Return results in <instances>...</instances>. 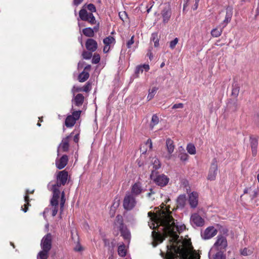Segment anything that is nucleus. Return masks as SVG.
<instances>
[{
	"instance_id": "obj_3",
	"label": "nucleus",
	"mask_w": 259,
	"mask_h": 259,
	"mask_svg": "<svg viewBox=\"0 0 259 259\" xmlns=\"http://www.w3.org/2000/svg\"><path fill=\"white\" fill-rule=\"evenodd\" d=\"M158 171H152L150 175V179L158 186L164 187L168 182L169 178L164 174L158 175Z\"/></svg>"
},
{
	"instance_id": "obj_62",
	"label": "nucleus",
	"mask_w": 259,
	"mask_h": 259,
	"mask_svg": "<svg viewBox=\"0 0 259 259\" xmlns=\"http://www.w3.org/2000/svg\"><path fill=\"white\" fill-rule=\"evenodd\" d=\"M24 200H25V202L27 203L28 204H29V197L28 196V195H27V194H26L25 195V196H24Z\"/></svg>"
},
{
	"instance_id": "obj_45",
	"label": "nucleus",
	"mask_w": 259,
	"mask_h": 259,
	"mask_svg": "<svg viewBox=\"0 0 259 259\" xmlns=\"http://www.w3.org/2000/svg\"><path fill=\"white\" fill-rule=\"evenodd\" d=\"M172 246L171 245H167L166 246L167 247V253H166V258L167 259H173V254L172 252L169 251V250L171 249V248Z\"/></svg>"
},
{
	"instance_id": "obj_30",
	"label": "nucleus",
	"mask_w": 259,
	"mask_h": 259,
	"mask_svg": "<svg viewBox=\"0 0 259 259\" xmlns=\"http://www.w3.org/2000/svg\"><path fill=\"white\" fill-rule=\"evenodd\" d=\"M49 250L42 249V250L38 253L37 257L40 259H47L49 257Z\"/></svg>"
},
{
	"instance_id": "obj_58",
	"label": "nucleus",
	"mask_w": 259,
	"mask_h": 259,
	"mask_svg": "<svg viewBox=\"0 0 259 259\" xmlns=\"http://www.w3.org/2000/svg\"><path fill=\"white\" fill-rule=\"evenodd\" d=\"M57 212H58V206H54V208L52 210V216L55 217L57 214Z\"/></svg>"
},
{
	"instance_id": "obj_64",
	"label": "nucleus",
	"mask_w": 259,
	"mask_h": 259,
	"mask_svg": "<svg viewBox=\"0 0 259 259\" xmlns=\"http://www.w3.org/2000/svg\"><path fill=\"white\" fill-rule=\"evenodd\" d=\"M74 250L76 251H80L81 250H82V247L80 246V245H79V246H76L75 248H74Z\"/></svg>"
},
{
	"instance_id": "obj_36",
	"label": "nucleus",
	"mask_w": 259,
	"mask_h": 259,
	"mask_svg": "<svg viewBox=\"0 0 259 259\" xmlns=\"http://www.w3.org/2000/svg\"><path fill=\"white\" fill-rule=\"evenodd\" d=\"M187 150L188 152L191 154H195L196 153V148L194 144L189 143L187 145Z\"/></svg>"
},
{
	"instance_id": "obj_29",
	"label": "nucleus",
	"mask_w": 259,
	"mask_h": 259,
	"mask_svg": "<svg viewBox=\"0 0 259 259\" xmlns=\"http://www.w3.org/2000/svg\"><path fill=\"white\" fill-rule=\"evenodd\" d=\"M82 33L85 36L89 37H94L95 35L94 29H92L91 27H87L83 29Z\"/></svg>"
},
{
	"instance_id": "obj_18",
	"label": "nucleus",
	"mask_w": 259,
	"mask_h": 259,
	"mask_svg": "<svg viewBox=\"0 0 259 259\" xmlns=\"http://www.w3.org/2000/svg\"><path fill=\"white\" fill-rule=\"evenodd\" d=\"M250 144L253 156H255L257 152L258 139L252 136L250 137Z\"/></svg>"
},
{
	"instance_id": "obj_4",
	"label": "nucleus",
	"mask_w": 259,
	"mask_h": 259,
	"mask_svg": "<svg viewBox=\"0 0 259 259\" xmlns=\"http://www.w3.org/2000/svg\"><path fill=\"white\" fill-rule=\"evenodd\" d=\"M79 17L81 20L88 22L91 24L96 23V20L93 14L88 12L87 10L82 7L79 12Z\"/></svg>"
},
{
	"instance_id": "obj_8",
	"label": "nucleus",
	"mask_w": 259,
	"mask_h": 259,
	"mask_svg": "<svg viewBox=\"0 0 259 259\" xmlns=\"http://www.w3.org/2000/svg\"><path fill=\"white\" fill-rule=\"evenodd\" d=\"M214 246L218 250H225L227 246V241L225 237L218 236V239L214 243Z\"/></svg>"
},
{
	"instance_id": "obj_43",
	"label": "nucleus",
	"mask_w": 259,
	"mask_h": 259,
	"mask_svg": "<svg viewBox=\"0 0 259 259\" xmlns=\"http://www.w3.org/2000/svg\"><path fill=\"white\" fill-rule=\"evenodd\" d=\"M65 202V193L63 191L61 195V201H60V210L63 211V209Z\"/></svg>"
},
{
	"instance_id": "obj_24",
	"label": "nucleus",
	"mask_w": 259,
	"mask_h": 259,
	"mask_svg": "<svg viewBox=\"0 0 259 259\" xmlns=\"http://www.w3.org/2000/svg\"><path fill=\"white\" fill-rule=\"evenodd\" d=\"M186 197L185 194L180 195L177 199L178 207L183 208L186 204Z\"/></svg>"
},
{
	"instance_id": "obj_52",
	"label": "nucleus",
	"mask_w": 259,
	"mask_h": 259,
	"mask_svg": "<svg viewBox=\"0 0 259 259\" xmlns=\"http://www.w3.org/2000/svg\"><path fill=\"white\" fill-rule=\"evenodd\" d=\"M72 134H73V133H71L69 135H68L67 137H66L65 138H63L62 140V143L67 142V143H69V139L72 137Z\"/></svg>"
},
{
	"instance_id": "obj_20",
	"label": "nucleus",
	"mask_w": 259,
	"mask_h": 259,
	"mask_svg": "<svg viewBox=\"0 0 259 259\" xmlns=\"http://www.w3.org/2000/svg\"><path fill=\"white\" fill-rule=\"evenodd\" d=\"M149 69L150 67L148 64H143L137 66L135 71V75L136 77H138L139 74L140 73H143L144 70L147 72L149 70Z\"/></svg>"
},
{
	"instance_id": "obj_27",
	"label": "nucleus",
	"mask_w": 259,
	"mask_h": 259,
	"mask_svg": "<svg viewBox=\"0 0 259 259\" xmlns=\"http://www.w3.org/2000/svg\"><path fill=\"white\" fill-rule=\"evenodd\" d=\"M179 252L183 259H187L190 253V250L188 248L183 247L179 249Z\"/></svg>"
},
{
	"instance_id": "obj_15",
	"label": "nucleus",
	"mask_w": 259,
	"mask_h": 259,
	"mask_svg": "<svg viewBox=\"0 0 259 259\" xmlns=\"http://www.w3.org/2000/svg\"><path fill=\"white\" fill-rule=\"evenodd\" d=\"M87 49L91 52H95L98 48L97 41L93 38H88L85 42Z\"/></svg>"
},
{
	"instance_id": "obj_37",
	"label": "nucleus",
	"mask_w": 259,
	"mask_h": 259,
	"mask_svg": "<svg viewBox=\"0 0 259 259\" xmlns=\"http://www.w3.org/2000/svg\"><path fill=\"white\" fill-rule=\"evenodd\" d=\"M115 42V38L111 36L106 37L103 39V43L107 46H109L111 44Z\"/></svg>"
},
{
	"instance_id": "obj_44",
	"label": "nucleus",
	"mask_w": 259,
	"mask_h": 259,
	"mask_svg": "<svg viewBox=\"0 0 259 259\" xmlns=\"http://www.w3.org/2000/svg\"><path fill=\"white\" fill-rule=\"evenodd\" d=\"M100 61V56L98 54H94L92 62L93 64H98Z\"/></svg>"
},
{
	"instance_id": "obj_42",
	"label": "nucleus",
	"mask_w": 259,
	"mask_h": 259,
	"mask_svg": "<svg viewBox=\"0 0 259 259\" xmlns=\"http://www.w3.org/2000/svg\"><path fill=\"white\" fill-rule=\"evenodd\" d=\"M59 147L61 148L63 152H67L69 149V144L67 142H61L59 145Z\"/></svg>"
},
{
	"instance_id": "obj_46",
	"label": "nucleus",
	"mask_w": 259,
	"mask_h": 259,
	"mask_svg": "<svg viewBox=\"0 0 259 259\" xmlns=\"http://www.w3.org/2000/svg\"><path fill=\"white\" fill-rule=\"evenodd\" d=\"M81 112V110L75 111H73L72 113V115H70L74 117V119H75V120L76 121L77 120H78L79 118V117L80 116Z\"/></svg>"
},
{
	"instance_id": "obj_11",
	"label": "nucleus",
	"mask_w": 259,
	"mask_h": 259,
	"mask_svg": "<svg viewBox=\"0 0 259 259\" xmlns=\"http://www.w3.org/2000/svg\"><path fill=\"white\" fill-rule=\"evenodd\" d=\"M161 15L163 18V22L167 23L170 19L171 15V8L169 5L165 6L161 11Z\"/></svg>"
},
{
	"instance_id": "obj_10",
	"label": "nucleus",
	"mask_w": 259,
	"mask_h": 259,
	"mask_svg": "<svg viewBox=\"0 0 259 259\" xmlns=\"http://www.w3.org/2000/svg\"><path fill=\"white\" fill-rule=\"evenodd\" d=\"M190 220L192 224L197 227H202L204 224V219L197 213L192 214Z\"/></svg>"
},
{
	"instance_id": "obj_50",
	"label": "nucleus",
	"mask_w": 259,
	"mask_h": 259,
	"mask_svg": "<svg viewBox=\"0 0 259 259\" xmlns=\"http://www.w3.org/2000/svg\"><path fill=\"white\" fill-rule=\"evenodd\" d=\"M134 36H133L131 39L127 42L126 47L127 48H130L131 47L132 45H133L134 42Z\"/></svg>"
},
{
	"instance_id": "obj_63",
	"label": "nucleus",
	"mask_w": 259,
	"mask_h": 259,
	"mask_svg": "<svg viewBox=\"0 0 259 259\" xmlns=\"http://www.w3.org/2000/svg\"><path fill=\"white\" fill-rule=\"evenodd\" d=\"M99 29V23H98L92 29H94V32H97Z\"/></svg>"
},
{
	"instance_id": "obj_33",
	"label": "nucleus",
	"mask_w": 259,
	"mask_h": 259,
	"mask_svg": "<svg viewBox=\"0 0 259 259\" xmlns=\"http://www.w3.org/2000/svg\"><path fill=\"white\" fill-rule=\"evenodd\" d=\"M82 8L86 10L88 9L90 12V13H93V12H96V8L93 4H85L82 6Z\"/></svg>"
},
{
	"instance_id": "obj_2",
	"label": "nucleus",
	"mask_w": 259,
	"mask_h": 259,
	"mask_svg": "<svg viewBox=\"0 0 259 259\" xmlns=\"http://www.w3.org/2000/svg\"><path fill=\"white\" fill-rule=\"evenodd\" d=\"M115 225L117 226V229L124 240L129 243L131 237V233L126 226L124 224L123 218L121 215L116 217Z\"/></svg>"
},
{
	"instance_id": "obj_23",
	"label": "nucleus",
	"mask_w": 259,
	"mask_h": 259,
	"mask_svg": "<svg viewBox=\"0 0 259 259\" xmlns=\"http://www.w3.org/2000/svg\"><path fill=\"white\" fill-rule=\"evenodd\" d=\"M166 146L168 154H171L174 150L175 145L174 141L170 138H168L166 141Z\"/></svg>"
},
{
	"instance_id": "obj_13",
	"label": "nucleus",
	"mask_w": 259,
	"mask_h": 259,
	"mask_svg": "<svg viewBox=\"0 0 259 259\" xmlns=\"http://www.w3.org/2000/svg\"><path fill=\"white\" fill-rule=\"evenodd\" d=\"M198 195L197 192H192L189 196V203L191 207L195 208L198 205Z\"/></svg>"
},
{
	"instance_id": "obj_19",
	"label": "nucleus",
	"mask_w": 259,
	"mask_h": 259,
	"mask_svg": "<svg viewBox=\"0 0 259 259\" xmlns=\"http://www.w3.org/2000/svg\"><path fill=\"white\" fill-rule=\"evenodd\" d=\"M143 191V190L142 189L141 184L140 183H136L132 187L131 194H133V195H139Z\"/></svg>"
},
{
	"instance_id": "obj_51",
	"label": "nucleus",
	"mask_w": 259,
	"mask_h": 259,
	"mask_svg": "<svg viewBox=\"0 0 259 259\" xmlns=\"http://www.w3.org/2000/svg\"><path fill=\"white\" fill-rule=\"evenodd\" d=\"M184 107V104L183 103L175 104L172 106V109H176L177 108H183Z\"/></svg>"
},
{
	"instance_id": "obj_60",
	"label": "nucleus",
	"mask_w": 259,
	"mask_h": 259,
	"mask_svg": "<svg viewBox=\"0 0 259 259\" xmlns=\"http://www.w3.org/2000/svg\"><path fill=\"white\" fill-rule=\"evenodd\" d=\"M79 134H77L75 135L73 138V141L75 143H77L79 141Z\"/></svg>"
},
{
	"instance_id": "obj_61",
	"label": "nucleus",
	"mask_w": 259,
	"mask_h": 259,
	"mask_svg": "<svg viewBox=\"0 0 259 259\" xmlns=\"http://www.w3.org/2000/svg\"><path fill=\"white\" fill-rule=\"evenodd\" d=\"M199 1L200 0H195V4L194 5V7L193 8L194 10H196L197 9Z\"/></svg>"
},
{
	"instance_id": "obj_9",
	"label": "nucleus",
	"mask_w": 259,
	"mask_h": 259,
	"mask_svg": "<svg viewBox=\"0 0 259 259\" xmlns=\"http://www.w3.org/2000/svg\"><path fill=\"white\" fill-rule=\"evenodd\" d=\"M218 171V164L217 161L213 159L210 167L207 179L210 181H213L215 179Z\"/></svg>"
},
{
	"instance_id": "obj_31",
	"label": "nucleus",
	"mask_w": 259,
	"mask_h": 259,
	"mask_svg": "<svg viewBox=\"0 0 259 259\" xmlns=\"http://www.w3.org/2000/svg\"><path fill=\"white\" fill-rule=\"evenodd\" d=\"M151 40H152L154 42V46L155 48L159 46V38L157 32L153 33L151 34Z\"/></svg>"
},
{
	"instance_id": "obj_39",
	"label": "nucleus",
	"mask_w": 259,
	"mask_h": 259,
	"mask_svg": "<svg viewBox=\"0 0 259 259\" xmlns=\"http://www.w3.org/2000/svg\"><path fill=\"white\" fill-rule=\"evenodd\" d=\"M161 167V163L159 160L157 159H155L153 163V169L152 171H157V170Z\"/></svg>"
},
{
	"instance_id": "obj_40",
	"label": "nucleus",
	"mask_w": 259,
	"mask_h": 259,
	"mask_svg": "<svg viewBox=\"0 0 259 259\" xmlns=\"http://www.w3.org/2000/svg\"><path fill=\"white\" fill-rule=\"evenodd\" d=\"M93 52H88V51H84L82 53V56L83 57V59H86V60H89V59H90L92 57V53Z\"/></svg>"
},
{
	"instance_id": "obj_56",
	"label": "nucleus",
	"mask_w": 259,
	"mask_h": 259,
	"mask_svg": "<svg viewBox=\"0 0 259 259\" xmlns=\"http://www.w3.org/2000/svg\"><path fill=\"white\" fill-rule=\"evenodd\" d=\"M119 16L120 17V18L123 21V19L124 18V17L125 18L127 17V14L125 12H123V13L119 12Z\"/></svg>"
},
{
	"instance_id": "obj_12",
	"label": "nucleus",
	"mask_w": 259,
	"mask_h": 259,
	"mask_svg": "<svg viewBox=\"0 0 259 259\" xmlns=\"http://www.w3.org/2000/svg\"><path fill=\"white\" fill-rule=\"evenodd\" d=\"M68 157L67 155H63L59 159L56 160V166L59 169H62L67 164Z\"/></svg>"
},
{
	"instance_id": "obj_59",
	"label": "nucleus",
	"mask_w": 259,
	"mask_h": 259,
	"mask_svg": "<svg viewBox=\"0 0 259 259\" xmlns=\"http://www.w3.org/2000/svg\"><path fill=\"white\" fill-rule=\"evenodd\" d=\"M83 0H74L73 1V4L75 6H78L79 4H80Z\"/></svg>"
},
{
	"instance_id": "obj_55",
	"label": "nucleus",
	"mask_w": 259,
	"mask_h": 259,
	"mask_svg": "<svg viewBox=\"0 0 259 259\" xmlns=\"http://www.w3.org/2000/svg\"><path fill=\"white\" fill-rule=\"evenodd\" d=\"M145 145L146 146H148L150 149L151 150L152 149V141H151V140L150 139H148L146 143H145Z\"/></svg>"
},
{
	"instance_id": "obj_21",
	"label": "nucleus",
	"mask_w": 259,
	"mask_h": 259,
	"mask_svg": "<svg viewBox=\"0 0 259 259\" xmlns=\"http://www.w3.org/2000/svg\"><path fill=\"white\" fill-rule=\"evenodd\" d=\"M233 15V9L231 7H227L226 11L225 19L223 21V23L226 24H228L231 21Z\"/></svg>"
},
{
	"instance_id": "obj_28",
	"label": "nucleus",
	"mask_w": 259,
	"mask_h": 259,
	"mask_svg": "<svg viewBox=\"0 0 259 259\" xmlns=\"http://www.w3.org/2000/svg\"><path fill=\"white\" fill-rule=\"evenodd\" d=\"M232 88L231 95L236 98L239 93L240 87L238 84L234 83L232 84Z\"/></svg>"
},
{
	"instance_id": "obj_53",
	"label": "nucleus",
	"mask_w": 259,
	"mask_h": 259,
	"mask_svg": "<svg viewBox=\"0 0 259 259\" xmlns=\"http://www.w3.org/2000/svg\"><path fill=\"white\" fill-rule=\"evenodd\" d=\"M258 195V191L256 190H254L252 193L250 194V198L251 200H253L255 198L257 197Z\"/></svg>"
},
{
	"instance_id": "obj_26",
	"label": "nucleus",
	"mask_w": 259,
	"mask_h": 259,
	"mask_svg": "<svg viewBox=\"0 0 259 259\" xmlns=\"http://www.w3.org/2000/svg\"><path fill=\"white\" fill-rule=\"evenodd\" d=\"M90 77V74L83 70L78 76V80L79 82H82L86 81Z\"/></svg>"
},
{
	"instance_id": "obj_1",
	"label": "nucleus",
	"mask_w": 259,
	"mask_h": 259,
	"mask_svg": "<svg viewBox=\"0 0 259 259\" xmlns=\"http://www.w3.org/2000/svg\"><path fill=\"white\" fill-rule=\"evenodd\" d=\"M148 216L150 218L152 222H155L159 226L163 227V234L155 231L152 232V237L154 241L153 246L154 247L156 246L158 243L162 242L167 236H170L172 238V240L175 241L178 239L179 235L175 231L176 225L175 220L171 215V212L158 217L154 212L149 211L148 213Z\"/></svg>"
},
{
	"instance_id": "obj_57",
	"label": "nucleus",
	"mask_w": 259,
	"mask_h": 259,
	"mask_svg": "<svg viewBox=\"0 0 259 259\" xmlns=\"http://www.w3.org/2000/svg\"><path fill=\"white\" fill-rule=\"evenodd\" d=\"M249 251V250L247 249V248H245L243 249V250L241 251V254L244 256H246L249 254L248 252Z\"/></svg>"
},
{
	"instance_id": "obj_25",
	"label": "nucleus",
	"mask_w": 259,
	"mask_h": 259,
	"mask_svg": "<svg viewBox=\"0 0 259 259\" xmlns=\"http://www.w3.org/2000/svg\"><path fill=\"white\" fill-rule=\"evenodd\" d=\"M75 123L76 120L72 116L69 115L67 116L65 119V124L67 127H72Z\"/></svg>"
},
{
	"instance_id": "obj_48",
	"label": "nucleus",
	"mask_w": 259,
	"mask_h": 259,
	"mask_svg": "<svg viewBox=\"0 0 259 259\" xmlns=\"http://www.w3.org/2000/svg\"><path fill=\"white\" fill-rule=\"evenodd\" d=\"M179 157L182 161H186L188 160V155L185 153H181L179 155Z\"/></svg>"
},
{
	"instance_id": "obj_17",
	"label": "nucleus",
	"mask_w": 259,
	"mask_h": 259,
	"mask_svg": "<svg viewBox=\"0 0 259 259\" xmlns=\"http://www.w3.org/2000/svg\"><path fill=\"white\" fill-rule=\"evenodd\" d=\"M239 108L237 99H230L227 105V110L230 112L237 111Z\"/></svg>"
},
{
	"instance_id": "obj_34",
	"label": "nucleus",
	"mask_w": 259,
	"mask_h": 259,
	"mask_svg": "<svg viewBox=\"0 0 259 259\" xmlns=\"http://www.w3.org/2000/svg\"><path fill=\"white\" fill-rule=\"evenodd\" d=\"M158 122H159L158 117L156 114L153 115L152 117L151 121L150 124V127L151 129L152 130L154 126L155 125L157 124Z\"/></svg>"
},
{
	"instance_id": "obj_54",
	"label": "nucleus",
	"mask_w": 259,
	"mask_h": 259,
	"mask_svg": "<svg viewBox=\"0 0 259 259\" xmlns=\"http://www.w3.org/2000/svg\"><path fill=\"white\" fill-rule=\"evenodd\" d=\"M61 186H63V184H62V183H61V182H59L58 180H57L56 184L52 185V189L58 188Z\"/></svg>"
},
{
	"instance_id": "obj_32",
	"label": "nucleus",
	"mask_w": 259,
	"mask_h": 259,
	"mask_svg": "<svg viewBox=\"0 0 259 259\" xmlns=\"http://www.w3.org/2000/svg\"><path fill=\"white\" fill-rule=\"evenodd\" d=\"M118 253L121 257L125 256L126 253L125 246L124 244L119 246L118 248Z\"/></svg>"
},
{
	"instance_id": "obj_41",
	"label": "nucleus",
	"mask_w": 259,
	"mask_h": 259,
	"mask_svg": "<svg viewBox=\"0 0 259 259\" xmlns=\"http://www.w3.org/2000/svg\"><path fill=\"white\" fill-rule=\"evenodd\" d=\"M222 32V30H218L217 28L213 29L211 31V34L213 37H219L221 35V33Z\"/></svg>"
},
{
	"instance_id": "obj_38",
	"label": "nucleus",
	"mask_w": 259,
	"mask_h": 259,
	"mask_svg": "<svg viewBox=\"0 0 259 259\" xmlns=\"http://www.w3.org/2000/svg\"><path fill=\"white\" fill-rule=\"evenodd\" d=\"M224 250H220L213 256V259H226V255L223 253Z\"/></svg>"
},
{
	"instance_id": "obj_49",
	"label": "nucleus",
	"mask_w": 259,
	"mask_h": 259,
	"mask_svg": "<svg viewBox=\"0 0 259 259\" xmlns=\"http://www.w3.org/2000/svg\"><path fill=\"white\" fill-rule=\"evenodd\" d=\"M178 38L177 37L175 38L174 40L170 42L169 47L171 49H174L175 48L176 45L178 44Z\"/></svg>"
},
{
	"instance_id": "obj_16",
	"label": "nucleus",
	"mask_w": 259,
	"mask_h": 259,
	"mask_svg": "<svg viewBox=\"0 0 259 259\" xmlns=\"http://www.w3.org/2000/svg\"><path fill=\"white\" fill-rule=\"evenodd\" d=\"M53 197L51 200V204L53 206H58V199L60 197V191L58 188L52 189Z\"/></svg>"
},
{
	"instance_id": "obj_35",
	"label": "nucleus",
	"mask_w": 259,
	"mask_h": 259,
	"mask_svg": "<svg viewBox=\"0 0 259 259\" xmlns=\"http://www.w3.org/2000/svg\"><path fill=\"white\" fill-rule=\"evenodd\" d=\"M158 90V88L157 87H153L151 90H149V94L147 96V99L149 101L151 100L154 97Z\"/></svg>"
},
{
	"instance_id": "obj_47",
	"label": "nucleus",
	"mask_w": 259,
	"mask_h": 259,
	"mask_svg": "<svg viewBox=\"0 0 259 259\" xmlns=\"http://www.w3.org/2000/svg\"><path fill=\"white\" fill-rule=\"evenodd\" d=\"M82 92H84L86 93L89 92L91 89V83L90 82H87L85 85H84L82 88Z\"/></svg>"
},
{
	"instance_id": "obj_5",
	"label": "nucleus",
	"mask_w": 259,
	"mask_h": 259,
	"mask_svg": "<svg viewBox=\"0 0 259 259\" xmlns=\"http://www.w3.org/2000/svg\"><path fill=\"white\" fill-rule=\"evenodd\" d=\"M136 201L134 196L133 194H126L123 202V206L126 210H132L136 205Z\"/></svg>"
},
{
	"instance_id": "obj_7",
	"label": "nucleus",
	"mask_w": 259,
	"mask_h": 259,
	"mask_svg": "<svg viewBox=\"0 0 259 259\" xmlns=\"http://www.w3.org/2000/svg\"><path fill=\"white\" fill-rule=\"evenodd\" d=\"M218 233V230L213 226L207 227L204 231L201 233V236L203 239H209L215 236Z\"/></svg>"
},
{
	"instance_id": "obj_22",
	"label": "nucleus",
	"mask_w": 259,
	"mask_h": 259,
	"mask_svg": "<svg viewBox=\"0 0 259 259\" xmlns=\"http://www.w3.org/2000/svg\"><path fill=\"white\" fill-rule=\"evenodd\" d=\"M84 97L81 94H77L74 98V103L75 106L79 107L84 102Z\"/></svg>"
},
{
	"instance_id": "obj_6",
	"label": "nucleus",
	"mask_w": 259,
	"mask_h": 259,
	"mask_svg": "<svg viewBox=\"0 0 259 259\" xmlns=\"http://www.w3.org/2000/svg\"><path fill=\"white\" fill-rule=\"evenodd\" d=\"M52 236L51 233H48L41 239L40 246L41 249L50 250L52 248Z\"/></svg>"
},
{
	"instance_id": "obj_14",
	"label": "nucleus",
	"mask_w": 259,
	"mask_h": 259,
	"mask_svg": "<svg viewBox=\"0 0 259 259\" xmlns=\"http://www.w3.org/2000/svg\"><path fill=\"white\" fill-rule=\"evenodd\" d=\"M68 177V172L66 170H63L62 171H60L58 172L57 175V180H58L59 182L63 184V186H64L67 182V179Z\"/></svg>"
}]
</instances>
